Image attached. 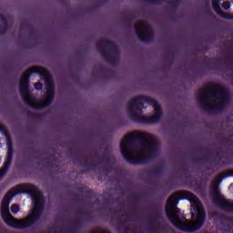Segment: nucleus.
I'll return each mask as SVG.
<instances>
[{
	"label": "nucleus",
	"mask_w": 233,
	"mask_h": 233,
	"mask_svg": "<svg viewBox=\"0 0 233 233\" xmlns=\"http://www.w3.org/2000/svg\"><path fill=\"white\" fill-rule=\"evenodd\" d=\"M27 80H28V74H25L22 77V86H25V88L28 87V85L26 84Z\"/></svg>",
	"instance_id": "obj_6"
},
{
	"label": "nucleus",
	"mask_w": 233,
	"mask_h": 233,
	"mask_svg": "<svg viewBox=\"0 0 233 233\" xmlns=\"http://www.w3.org/2000/svg\"><path fill=\"white\" fill-rule=\"evenodd\" d=\"M175 193L166 206V214L171 223L186 232L199 230L205 223V210L199 199L190 192Z\"/></svg>",
	"instance_id": "obj_2"
},
{
	"label": "nucleus",
	"mask_w": 233,
	"mask_h": 233,
	"mask_svg": "<svg viewBox=\"0 0 233 233\" xmlns=\"http://www.w3.org/2000/svg\"><path fill=\"white\" fill-rule=\"evenodd\" d=\"M7 170H8V167H4L2 171H0V179L1 177H3V176L6 174Z\"/></svg>",
	"instance_id": "obj_9"
},
{
	"label": "nucleus",
	"mask_w": 233,
	"mask_h": 233,
	"mask_svg": "<svg viewBox=\"0 0 233 233\" xmlns=\"http://www.w3.org/2000/svg\"><path fill=\"white\" fill-rule=\"evenodd\" d=\"M203 97H207V91L203 92Z\"/></svg>",
	"instance_id": "obj_13"
},
{
	"label": "nucleus",
	"mask_w": 233,
	"mask_h": 233,
	"mask_svg": "<svg viewBox=\"0 0 233 233\" xmlns=\"http://www.w3.org/2000/svg\"><path fill=\"white\" fill-rule=\"evenodd\" d=\"M155 112L156 116L153 117L151 122L156 123L159 120V116H161V108L159 107V105L157 103H155Z\"/></svg>",
	"instance_id": "obj_4"
},
{
	"label": "nucleus",
	"mask_w": 233,
	"mask_h": 233,
	"mask_svg": "<svg viewBox=\"0 0 233 233\" xmlns=\"http://www.w3.org/2000/svg\"><path fill=\"white\" fill-rule=\"evenodd\" d=\"M40 74H42V75L45 76H48V73L46 72V69H42V70L40 71Z\"/></svg>",
	"instance_id": "obj_11"
},
{
	"label": "nucleus",
	"mask_w": 233,
	"mask_h": 233,
	"mask_svg": "<svg viewBox=\"0 0 233 233\" xmlns=\"http://www.w3.org/2000/svg\"><path fill=\"white\" fill-rule=\"evenodd\" d=\"M219 0H213V8L216 11L217 14H219L220 8H219Z\"/></svg>",
	"instance_id": "obj_5"
},
{
	"label": "nucleus",
	"mask_w": 233,
	"mask_h": 233,
	"mask_svg": "<svg viewBox=\"0 0 233 233\" xmlns=\"http://www.w3.org/2000/svg\"><path fill=\"white\" fill-rule=\"evenodd\" d=\"M17 191L7 193L2 201L4 221L13 228H26L39 218L43 210V195L32 184L16 187Z\"/></svg>",
	"instance_id": "obj_1"
},
{
	"label": "nucleus",
	"mask_w": 233,
	"mask_h": 233,
	"mask_svg": "<svg viewBox=\"0 0 233 233\" xmlns=\"http://www.w3.org/2000/svg\"><path fill=\"white\" fill-rule=\"evenodd\" d=\"M11 212H12L13 214H17V213L19 212V206L14 204V205L11 207Z\"/></svg>",
	"instance_id": "obj_7"
},
{
	"label": "nucleus",
	"mask_w": 233,
	"mask_h": 233,
	"mask_svg": "<svg viewBox=\"0 0 233 233\" xmlns=\"http://www.w3.org/2000/svg\"><path fill=\"white\" fill-rule=\"evenodd\" d=\"M35 88L36 90H41V88H43V85H41V83L35 84Z\"/></svg>",
	"instance_id": "obj_10"
},
{
	"label": "nucleus",
	"mask_w": 233,
	"mask_h": 233,
	"mask_svg": "<svg viewBox=\"0 0 233 233\" xmlns=\"http://www.w3.org/2000/svg\"><path fill=\"white\" fill-rule=\"evenodd\" d=\"M144 146L141 149H133L132 141H134V134L127 136L120 144L121 154L130 163H141L145 160V157L148 156L151 150H154L156 147V141L154 137L150 135L144 136Z\"/></svg>",
	"instance_id": "obj_3"
},
{
	"label": "nucleus",
	"mask_w": 233,
	"mask_h": 233,
	"mask_svg": "<svg viewBox=\"0 0 233 233\" xmlns=\"http://www.w3.org/2000/svg\"><path fill=\"white\" fill-rule=\"evenodd\" d=\"M222 7L224 8V10H228V8H230V2H225L222 5Z\"/></svg>",
	"instance_id": "obj_8"
},
{
	"label": "nucleus",
	"mask_w": 233,
	"mask_h": 233,
	"mask_svg": "<svg viewBox=\"0 0 233 233\" xmlns=\"http://www.w3.org/2000/svg\"><path fill=\"white\" fill-rule=\"evenodd\" d=\"M214 192H215V194H217V195H218V194H219V191H218V187H215V188H214Z\"/></svg>",
	"instance_id": "obj_12"
}]
</instances>
